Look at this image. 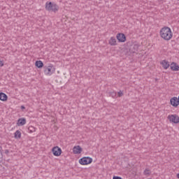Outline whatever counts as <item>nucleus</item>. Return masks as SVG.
I'll return each mask as SVG.
<instances>
[{
  "instance_id": "f257e3e1",
  "label": "nucleus",
  "mask_w": 179,
  "mask_h": 179,
  "mask_svg": "<svg viewBox=\"0 0 179 179\" xmlns=\"http://www.w3.org/2000/svg\"><path fill=\"white\" fill-rule=\"evenodd\" d=\"M159 34L162 38L166 41H169V40L173 38V32L171 31V29L169 27H164L162 28Z\"/></svg>"
},
{
  "instance_id": "f03ea898",
  "label": "nucleus",
  "mask_w": 179,
  "mask_h": 179,
  "mask_svg": "<svg viewBox=\"0 0 179 179\" xmlns=\"http://www.w3.org/2000/svg\"><path fill=\"white\" fill-rule=\"evenodd\" d=\"M45 9L48 12H53V13H57L59 10V6L52 1H46L45 3Z\"/></svg>"
},
{
  "instance_id": "7ed1b4c3",
  "label": "nucleus",
  "mask_w": 179,
  "mask_h": 179,
  "mask_svg": "<svg viewBox=\"0 0 179 179\" xmlns=\"http://www.w3.org/2000/svg\"><path fill=\"white\" fill-rule=\"evenodd\" d=\"M43 69V72L47 76H51V75L55 72V67H54V65L52 64H50L48 66H44Z\"/></svg>"
},
{
  "instance_id": "20e7f679",
  "label": "nucleus",
  "mask_w": 179,
  "mask_h": 179,
  "mask_svg": "<svg viewBox=\"0 0 179 179\" xmlns=\"http://www.w3.org/2000/svg\"><path fill=\"white\" fill-rule=\"evenodd\" d=\"M168 120H169L170 122H173V124L179 123V117L178 115H169Z\"/></svg>"
},
{
  "instance_id": "39448f33",
  "label": "nucleus",
  "mask_w": 179,
  "mask_h": 179,
  "mask_svg": "<svg viewBox=\"0 0 179 179\" xmlns=\"http://www.w3.org/2000/svg\"><path fill=\"white\" fill-rule=\"evenodd\" d=\"M52 152L54 155V156H61V153H62V150H61V148L58 146H55L52 149Z\"/></svg>"
},
{
  "instance_id": "423d86ee",
  "label": "nucleus",
  "mask_w": 179,
  "mask_h": 179,
  "mask_svg": "<svg viewBox=\"0 0 179 179\" xmlns=\"http://www.w3.org/2000/svg\"><path fill=\"white\" fill-rule=\"evenodd\" d=\"M116 37L119 43H125V41H127V37L124 34H122V33L117 34Z\"/></svg>"
},
{
  "instance_id": "0eeeda50",
  "label": "nucleus",
  "mask_w": 179,
  "mask_h": 179,
  "mask_svg": "<svg viewBox=\"0 0 179 179\" xmlns=\"http://www.w3.org/2000/svg\"><path fill=\"white\" fill-rule=\"evenodd\" d=\"M80 164L85 166L86 164H90V157H83L79 160Z\"/></svg>"
},
{
  "instance_id": "6e6552de",
  "label": "nucleus",
  "mask_w": 179,
  "mask_h": 179,
  "mask_svg": "<svg viewBox=\"0 0 179 179\" xmlns=\"http://www.w3.org/2000/svg\"><path fill=\"white\" fill-rule=\"evenodd\" d=\"M170 103H171V106H173V107H178V105H179L178 98H177L176 96L171 98L170 100Z\"/></svg>"
},
{
  "instance_id": "1a4fd4ad",
  "label": "nucleus",
  "mask_w": 179,
  "mask_h": 179,
  "mask_svg": "<svg viewBox=\"0 0 179 179\" xmlns=\"http://www.w3.org/2000/svg\"><path fill=\"white\" fill-rule=\"evenodd\" d=\"M73 153H74V155H80V153H82V148L80 145L73 147Z\"/></svg>"
},
{
  "instance_id": "9d476101",
  "label": "nucleus",
  "mask_w": 179,
  "mask_h": 179,
  "mask_svg": "<svg viewBox=\"0 0 179 179\" xmlns=\"http://www.w3.org/2000/svg\"><path fill=\"white\" fill-rule=\"evenodd\" d=\"M17 125L18 127H23V125H26V118L21 117L18 119Z\"/></svg>"
},
{
  "instance_id": "9b49d317",
  "label": "nucleus",
  "mask_w": 179,
  "mask_h": 179,
  "mask_svg": "<svg viewBox=\"0 0 179 179\" xmlns=\"http://www.w3.org/2000/svg\"><path fill=\"white\" fill-rule=\"evenodd\" d=\"M171 69L175 71H179V66L176 63L173 62L171 64Z\"/></svg>"
},
{
  "instance_id": "f8f14e48",
  "label": "nucleus",
  "mask_w": 179,
  "mask_h": 179,
  "mask_svg": "<svg viewBox=\"0 0 179 179\" xmlns=\"http://www.w3.org/2000/svg\"><path fill=\"white\" fill-rule=\"evenodd\" d=\"M161 64L164 69H168V68L170 66V63H169V62L166 60H163Z\"/></svg>"
},
{
  "instance_id": "ddd939ff",
  "label": "nucleus",
  "mask_w": 179,
  "mask_h": 179,
  "mask_svg": "<svg viewBox=\"0 0 179 179\" xmlns=\"http://www.w3.org/2000/svg\"><path fill=\"white\" fill-rule=\"evenodd\" d=\"M0 100L1 101H6L8 100V95L6 94L1 92L0 93Z\"/></svg>"
},
{
  "instance_id": "4468645a",
  "label": "nucleus",
  "mask_w": 179,
  "mask_h": 179,
  "mask_svg": "<svg viewBox=\"0 0 179 179\" xmlns=\"http://www.w3.org/2000/svg\"><path fill=\"white\" fill-rule=\"evenodd\" d=\"M109 44L110 45H115L117 44V39H115V37H111L109 40Z\"/></svg>"
},
{
  "instance_id": "2eb2a0df",
  "label": "nucleus",
  "mask_w": 179,
  "mask_h": 179,
  "mask_svg": "<svg viewBox=\"0 0 179 179\" xmlns=\"http://www.w3.org/2000/svg\"><path fill=\"white\" fill-rule=\"evenodd\" d=\"M15 136V139H20V138H22V133L20 132V131L17 130L15 132V136Z\"/></svg>"
},
{
  "instance_id": "dca6fc26",
  "label": "nucleus",
  "mask_w": 179,
  "mask_h": 179,
  "mask_svg": "<svg viewBox=\"0 0 179 179\" xmlns=\"http://www.w3.org/2000/svg\"><path fill=\"white\" fill-rule=\"evenodd\" d=\"M35 65L37 68H43V66H44V64L41 60L36 61Z\"/></svg>"
},
{
  "instance_id": "f3484780",
  "label": "nucleus",
  "mask_w": 179,
  "mask_h": 179,
  "mask_svg": "<svg viewBox=\"0 0 179 179\" xmlns=\"http://www.w3.org/2000/svg\"><path fill=\"white\" fill-rule=\"evenodd\" d=\"M28 132L29 134H33V132H36V127L33 126H29L28 127Z\"/></svg>"
},
{
  "instance_id": "a211bd4d",
  "label": "nucleus",
  "mask_w": 179,
  "mask_h": 179,
  "mask_svg": "<svg viewBox=\"0 0 179 179\" xmlns=\"http://www.w3.org/2000/svg\"><path fill=\"white\" fill-rule=\"evenodd\" d=\"M144 176H149L150 174V169H145V170L143 172Z\"/></svg>"
},
{
  "instance_id": "6ab92c4d",
  "label": "nucleus",
  "mask_w": 179,
  "mask_h": 179,
  "mask_svg": "<svg viewBox=\"0 0 179 179\" xmlns=\"http://www.w3.org/2000/svg\"><path fill=\"white\" fill-rule=\"evenodd\" d=\"M117 95L118 97H122V96H124V93L122 92V91H119Z\"/></svg>"
},
{
  "instance_id": "aec40b11",
  "label": "nucleus",
  "mask_w": 179,
  "mask_h": 179,
  "mask_svg": "<svg viewBox=\"0 0 179 179\" xmlns=\"http://www.w3.org/2000/svg\"><path fill=\"white\" fill-rule=\"evenodd\" d=\"M110 96H111L112 97H115V96H117V93H115V92H111V93H110Z\"/></svg>"
},
{
  "instance_id": "412c9836",
  "label": "nucleus",
  "mask_w": 179,
  "mask_h": 179,
  "mask_svg": "<svg viewBox=\"0 0 179 179\" xmlns=\"http://www.w3.org/2000/svg\"><path fill=\"white\" fill-rule=\"evenodd\" d=\"M2 157H3L2 151H1V150H0V163H1V162H2Z\"/></svg>"
},
{
  "instance_id": "4be33fe9",
  "label": "nucleus",
  "mask_w": 179,
  "mask_h": 179,
  "mask_svg": "<svg viewBox=\"0 0 179 179\" xmlns=\"http://www.w3.org/2000/svg\"><path fill=\"white\" fill-rule=\"evenodd\" d=\"M113 179H122V178L120 176H113Z\"/></svg>"
},
{
  "instance_id": "5701e85b",
  "label": "nucleus",
  "mask_w": 179,
  "mask_h": 179,
  "mask_svg": "<svg viewBox=\"0 0 179 179\" xmlns=\"http://www.w3.org/2000/svg\"><path fill=\"white\" fill-rule=\"evenodd\" d=\"M3 66V61L1 60L0 59V67Z\"/></svg>"
},
{
  "instance_id": "b1692460",
  "label": "nucleus",
  "mask_w": 179,
  "mask_h": 179,
  "mask_svg": "<svg viewBox=\"0 0 179 179\" xmlns=\"http://www.w3.org/2000/svg\"><path fill=\"white\" fill-rule=\"evenodd\" d=\"M21 108L22 109V110H24V106H21Z\"/></svg>"
},
{
  "instance_id": "393cba45",
  "label": "nucleus",
  "mask_w": 179,
  "mask_h": 179,
  "mask_svg": "<svg viewBox=\"0 0 179 179\" xmlns=\"http://www.w3.org/2000/svg\"><path fill=\"white\" fill-rule=\"evenodd\" d=\"M93 162V159L90 158V163Z\"/></svg>"
},
{
  "instance_id": "a878e982",
  "label": "nucleus",
  "mask_w": 179,
  "mask_h": 179,
  "mask_svg": "<svg viewBox=\"0 0 179 179\" xmlns=\"http://www.w3.org/2000/svg\"><path fill=\"white\" fill-rule=\"evenodd\" d=\"M177 178H179V173L177 174Z\"/></svg>"
},
{
  "instance_id": "bb28decb",
  "label": "nucleus",
  "mask_w": 179,
  "mask_h": 179,
  "mask_svg": "<svg viewBox=\"0 0 179 179\" xmlns=\"http://www.w3.org/2000/svg\"><path fill=\"white\" fill-rule=\"evenodd\" d=\"M178 1H179V0H178Z\"/></svg>"
}]
</instances>
